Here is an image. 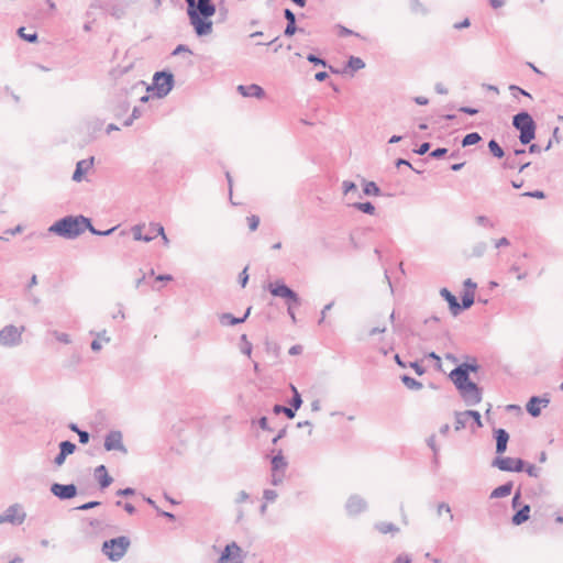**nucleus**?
Instances as JSON below:
<instances>
[{"label":"nucleus","mask_w":563,"mask_h":563,"mask_svg":"<svg viewBox=\"0 0 563 563\" xmlns=\"http://www.w3.org/2000/svg\"><path fill=\"white\" fill-rule=\"evenodd\" d=\"M514 484L512 482H507L498 487H496L492 493L489 498L497 499L503 498L511 494Z\"/></svg>","instance_id":"bb28decb"},{"label":"nucleus","mask_w":563,"mask_h":563,"mask_svg":"<svg viewBox=\"0 0 563 563\" xmlns=\"http://www.w3.org/2000/svg\"><path fill=\"white\" fill-rule=\"evenodd\" d=\"M284 481V472L272 471L271 483L274 486H278Z\"/></svg>","instance_id":"4d7b16f0"},{"label":"nucleus","mask_w":563,"mask_h":563,"mask_svg":"<svg viewBox=\"0 0 563 563\" xmlns=\"http://www.w3.org/2000/svg\"><path fill=\"white\" fill-rule=\"evenodd\" d=\"M238 91L243 97H255V98L261 99L265 96L264 89L256 84H252V85H247V86L240 85V86H238Z\"/></svg>","instance_id":"412c9836"},{"label":"nucleus","mask_w":563,"mask_h":563,"mask_svg":"<svg viewBox=\"0 0 563 563\" xmlns=\"http://www.w3.org/2000/svg\"><path fill=\"white\" fill-rule=\"evenodd\" d=\"M468 421H470V418L466 415V410L465 411H456L455 412V424H454L455 431H461L462 429L466 428Z\"/></svg>","instance_id":"c85d7f7f"},{"label":"nucleus","mask_w":563,"mask_h":563,"mask_svg":"<svg viewBox=\"0 0 563 563\" xmlns=\"http://www.w3.org/2000/svg\"><path fill=\"white\" fill-rule=\"evenodd\" d=\"M481 141H482V136L479 135V133L472 132V133L466 134L463 137L462 146L463 147L471 146V145L477 144Z\"/></svg>","instance_id":"e433bc0d"},{"label":"nucleus","mask_w":563,"mask_h":563,"mask_svg":"<svg viewBox=\"0 0 563 563\" xmlns=\"http://www.w3.org/2000/svg\"><path fill=\"white\" fill-rule=\"evenodd\" d=\"M549 402H550L549 398H541L538 396H533L529 399V401L527 404V411L529 412L530 416H532L533 418H537L541 413L540 405H542L543 407H547L549 405Z\"/></svg>","instance_id":"6ab92c4d"},{"label":"nucleus","mask_w":563,"mask_h":563,"mask_svg":"<svg viewBox=\"0 0 563 563\" xmlns=\"http://www.w3.org/2000/svg\"><path fill=\"white\" fill-rule=\"evenodd\" d=\"M459 391L467 406H475L482 401V389L474 382Z\"/></svg>","instance_id":"f8f14e48"},{"label":"nucleus","mask_w":563,"mask_h":563,"mask_svg":"<svg viewBox=\"0 0 563 563\" xmlns=\"http://www.w3.org/2000/svg\"><path fill=\"white\" fill-rule=\"evenodd\" d=\"M363 183H364V187H363L364 195L375 196V197H378L382 195L380 188L377 186V184L375 181L363 180Z\"/></svg>","instance_id":"c756f323"},{"label":"nucleus","mask_w":563,"mask_h":563,"mask_svg":"<svg viewBox=\"0 0 563 563\" xmlns=\"http://www.w3.org/2000/svg\"><path fill=\"white\" fill-rule=\"evenodd\" d=\"M522 196L530 197V198H537V199L545 198V194L542 190L526 191L522 194Z\"/></svg>","instance_id":"680f3d73"},{"label":"nucleus","mask_w":563,"mask_h":563,"mask_svg":"<svg viewBox=\"0 0 563 563\" xmlns=\"http://www.w3.org/2000/svg\"><path fill=\"white\" fill-rule=\"evenodd\" d=\"M525 461L522 459L497 456L493 460L492 466L504 472H522L525 470Z\"/></svg>","instance_id":"1a4fd4ad"},{"label":"nucleus","mask_w":563,"mask_h":563,"mask_svg":"<svg viewBox=\"0 0 563 563\" xmlns=\"http://www.w3.org/2000/svg\"><path fill=\"white\" fill-rule=\"evenodd\" d=\"M108 13L118 20L122 19L125 15V7L121 3L112 4L108 9Z\"/></svg>","instance_id":"c9c22d12"},{"label":"nucleus","mask_w":563,"mask_h":563,"mask_svg":"<svg viewBox=\"0 0 563 563\" xmlns=\"http://www.w3.org/2000/svg\"><path fill=\"white\" fill-rule=\"evenodd\" d=\"M55 338L57 341L64 343V344H69L70 343V336L67 334V333H63V332H55Z\"/></svg>","instance_id":"338daca9"},{"label":"nucleus","mask_w":563,"mask_h":563,"mask_svg":"<svg viewBox=\"0 0 563 563\" xmlns=\"http://www.w3.org/2000/svg\"><path fill=\"white\" fill-rule=\"evenodd\" d=\"M130 544V539L121 536L104 541L101 551L110 561L118 562L125 555Z\"/></svg>","instance_id":"20e7f679"},{"label":"nucleus","mask_w":563,"mask_h":563,"mask_svg":"<svg viewBox=\"0 0 563 563\" xmlns=\"http://www.w3.org/2000/svg\"><path fill=\"white\" fill-rule=\"evenodd\" d=\"M93 164V157L89 159H81L77 163L76 169L73 174V180L79 183L82 180L84 175L91 168Z\"/></svg>","instance_id":"4be33fe9"},{"label":"nucleus","mask_w":563,"mask_h":563,"mask_svg":"<svg viewBox=\"0 0 563 563\" xmlns=\"http://www.w3.org/2000/svg\"><path fill=\"white\" fill-rule=\"evenodd\" d=\"M440 295L449 303L451 313L456 317L462 311L457 298L448 288H442Z\"/></svg>","instance_id":"aec40b11"},{"label":"nucleus","mask_w":563,"mask_h":563,"mask_svg":"<svg viewBox=\"0 0 563 563\" xmlns=\"http://www.w3.org/2000/svg\"><path fill=\"white\" fill-rule=\"evenodd\" d=\"M268 290L274 297H280L286 299L288 303L294 306L300 305V298L298 294L288 287L283 280H276L275 283H271L268 285Z\"/></svg>","instance_id":"0eeeda50"},{"label":"nucleus","mask_w":563,"mask_h":563,"mask_svg":"<svg viewBox=\"0 0 563 563\" xmlns=\"http://www.w3.org/2000/svg\"><path fill=\"white\" fill-rule=\"evenodd\" d=\"M273 412L276 415L284 413L289 419H292L295 417L294 409L283 405H275L273 407Z\"/></svg>","instance_id":"79ce46f5"},{"label":"nucleus","mask_w":563,"mask_h":563,"mask_svg":"<svg viewBox=\"0 0 563 563\" xmlns=\"http://www.w3.org/2000/svg\"><path fill=\"white\" fill-rule=\"evenodd\" d=\"M410 10L416 14L426 15L429 13L428 8L420 0H410Z\"/></svg>","instance_id":"58836bf2"},{"label":"nucleus","mask_w":563,"mask_h":563,"mask_svg":"<svg viewBox=\"0 0 563 563\" xmlns=\"http://www.w3.org/2000/svg\"><path fill=\"white\" fill-rule=\"evenodd\" d=\"M217 7L212 0H196L194 10H187V15L198 37L208 36L213 31L211 18L216 14Z\"/></svg>","instance_id":"f257e3e1"},{"label":"nucleus","mask_w":563,"mask_h":563,"mask_svg":"<svg viewBox=\"0 0 563 563\" xmlns=\"http://www.w3.org/2000/svg\"><path fill=\"white\" fill-rule=\"evenodd\" d=\"M375 527L383 534H386V533H389V532L394 533V532H398L399 531V528L397 526H395L394 523H391V522H379Z\"/></svg>","instance_id":"ea45409f"},{"label":"nucleus","mask_w":563,"mask_h":563,"mask_svg":"<svg viewBox=\"0 0 563 563\" xmlns=\"http://www.w3.org/2000/svg\"><path fill=\"white\" fill-rule=\"evenodd\" d=\"M450 378L454 383L457 390L462 389L467 384L472 383V380H470L468 374L466 373V369L459 367V366H456L454 369H452V372L450 374Z\"/></svg>","instance_id":"f3484780"},{"label":"nucleus","mask_w":563,"mask_h":563,"mask_svg":"<svg viewBox=\"0 0 563 563\" xmlns=\"http://www.w3.org/2000/svg\"><path fill=\"white\" fill-rule=\"evenodd\" d=\"M443 511L449 514L450 520L452 521L454 517H453V514H452V510H451V507L449 504L440 503L438 505V509H437L438 516H441Z\"/></svg>","instance_id":"6e6d98bb"},{"label":"nucleus","mask_w":563,"mask_h":563,"mask_svg":"<svg viewBox=\"0 0 563 563\" xmlns=\"http://www.w3.org/2000/svg\"><path fill=\"white\" fill-rule=\"evenodd\" d=\"M95 476L98 479L101 489L109 487L113 482V478L108 474L104 465H99L96 467Z\"/></svg>","instance_id":"5701e85b"},{"label":"nucleus","mask_w":563,"mask_h":563,"mask_svg":"<svg viewBox=\"0 0 563 563\" xmlns=\"http://www.w3.org/2000/svg\"><path fill=\"white\" fill-rule=\"evenodd\" d=\"M51 493L60 500H67L77 495V486L75 484L54 483L51 486Z\"/></svg>","instance_id":"4468645a"},{"label":"nucleus","mask_w":563,"mask_h":563,"mask_svg":"<svg viewBox=\"0 0 563 563\" xmlns=\"http://www.w3.org/2000/svg\"><path fill=\"white\" fill-rule=\"evenodd\" d=\"M553 142L560 143L561 136H560V129L555 126L552 132V137L549 140L547 146L544 147V151H549L552 147Z\"/></svg>","instance_id":"603ef678"},{"label":"nucleus","mask_w":563,"mask_h":563,"mask_svg":"<svg viewBox=\"0 0 563 563\" xmlns=\"http://www.w3.org/2000/svg\"><path fill=\"white\" fill-rule=\"evenodd\" d=\"M272 471L284 472L288 465L283 451L278 450L277 453L271 460Z\"/></svg>","instance_id":"a878e982"},{"label":"nucleus","mask_w":563,"mask_h":563,"mask_svg":"<svg viewBox=\"0 0 563 563\" xmlns=\"http://www.w3.org/2000/svg\"><path fill=\"white\" fill-rule=\"evenodd\" d=\"M487 250V243L484 241L477 242L472 247V256L481 257Z\"/></svg>","instance_id":"c03bdc74"},{"label":"nucleus","mask_w":563,"mask_h":563,"mask_svg":"<svg viewBox=\"0 0 563 563\" xmlns=\"http://www.w3.org/2000/svg\"><path fill=\"white\" fill-rule=\"evenodd\" d=\"M134 494H135V489L132 488V487L122 488V489H119L117 492V495L118 496H122V497H129V496H132Z\"/></svg>","instance_id":"774afa93"},{"label":"nucleus","mask_w":563,"mask_h":563,"mask_svg":"<svg viewBox=\"0 0 563 563\" xmlns=\"http://www.w3.org/2000/svg\"><path fill=\"white\" fill-rule=\"evenodd\" d=\"M218 563H243L241 548L235 542L227 544Z\"/></svg>","instance_id":"ddd939ff"},{"label":"nucleus","mask_w":563,"mask_h":563,"mask_svg":"<svg viewBox=\"0 0 563 563\" xmlns=\"http://www.w3.org/2000/svg\"><path fill=\"white\" fill-rule=\"evenodd\" d=\"M290 389L292 391V397L289 401L290 408L294 409V412L296 413V410H298L302 405V398L298 389L291 384Z\"/></svg>","instance_id":"7c9ffc66"},{"label":"nucleus","mask_w":563,"mask_h":563,"mask_svg":"<svg viewBox=\"0 0 563 563\" xmlns=\"http://www.w3.org/2000/svg\"><path fill=\"white\" fill-rule=\"evenodd\" d=\"M251 309H252V308H251V307H249V308L246 309V311H245L244 316H243V317H241V318H236V317H234L233 314L228 313V312L222 313V314L220 316V322H221V324H223V325H235V324H239V323H243V322L247 319V317L250 316V313H251Z\"/></svg>","instance_id":"b1692460"},{"label":"nucleus","mask_w":563,"mask_h":563,"mask_svg":"<svg viewBox=\"0 0 563 563\" xmlns=\"http://www.w3.org/2000/svg\"><path fill=\"white\" fill-rule=\"evenodd\" d=\"M475 222L481 227L494 228L493 221L486 216H477Z\"/></svg>","instance_id":"5fc2aeb1"},{"label":"nucleus","mask_w":563,"mask_h":563,"mask_svg":"<svg viewBox=\"0 0 563 563\" xmlns=\"http://www.w3.org/2000/svg\"><path fill=\"white\" fill-rule=\"evenodd\" d=\"M141 114H142V112H141L140 108L134 107L132 114L123 122V125L124 126L132 125L133 121L139 119L141 117Z\"/></svg>","instance_id":"864d4df0"},{"label":"nucleus","mask_w":563,"mask_h":563,"mask_svg":"<svg viewBox=\"0 0 563 563\" xmlns=\"http://www.w3.org/2000/svg\"><path fill=\"white\" fill-rule=\"evenodd\" d=\"M252 343L247 340L246 334L241 335V352L247 356L252 353Z\"/></svg>","instance_id":"de8ad7c7"},{"label":"nucleus","mask_w":563,"mask_h":563,"mask_svg":"<svg viewBox=\"0 0 563 563\" xmlns=\"http://www.w3.org/2000/svg\"><path fill=\"white\" fill-rule=\"evenodd\" d=\"M307 60H308L309 63L314 64V65H320V66H322V67H328V63H327V60H325V59H323V58H321V57H318V56H317V55H314V54H309V55L307 56ZM329 69H330V71H331V73H333V74H338V73H339V70L334 69L332 66H329Z\"/></svg>","instance_id":"4c0bfd02"},{"label":"nucleus","mask_w":563,"mask_h":563,"mask_svg":"<svg viewBox=\"0 0 563 563\" xmlns=\"http://www.w3.org/2000/svg\"><path fill=\"white\" fill-rule=\"evenodd\" d=\"M143 227L137 224L132 228L133 238L135 241H144V242H151L156 236L165 234V230L162 224L159 223H151L150 224V234H143L142 233Z\"/></svg>","instance_id":"9d476101"},{"label":"nucleus","mask_w":563,"mask_h":563,"mask_svg":"<svg viewBox=\"0 0 563 563\" xmlns=\"http://www.w3.org/2000/svg\"><path fill=\"white\" fill-rule=\"evenodd\" d=\"M530 518V506L525 505L520 508L511 518V522L515 526H520L525 523Z\"/></svg>","instance_id":"cd10ccee"},{"label":"nucleus","mask_w":563,"mask_h":563,"mask_svg":"<svg viewBox=\"0 0 563 563\" xmlns=\"http://www.w3.org/2000/svg\"><path fill=\"white\" fill-rule=\"evenodd\" d=\"M504 168L506 169H516L518 168L519 172H523L527 167L530 166V162L523 163L520 158L516 156L508 155L503 164Z\"/></svg>","instance_id":"393cba45"},{"label":"nucleus","mask_w":563,"mask_h":563,"mask_svg":"<svg viewBox=\"0 0 563 563\" xmlns=\"http://www.w3.org/2000/svg\"><path fill=\"white\" fill-rule=\"evenodd\" d=\"M448 153V148L445 147H438L435 150H433L431 153H430V156L432 158H441L443 157L445 154Z\"/></svg>","instance_id":"0e129e2a"},{"label":"nucleus","mask_w":563,"mask_h":563,"mask_svg":"<svg viewBox=\"0 0 563 563\" xmlns=\"http://www.w3.org/2000/svg\"><path fill=\"white\" fill-rule=\"evenodd\" d=\"M59 451L68 456L76 451V444L70 441H62L59 443Z\"/></svg>","instance_id":"a18cd8bd"},{"label":"nucleus","mask_w":563,"mask_h":563,"mask_svg":"<svg viewBox=\"0 0 563 563\" xmlns=\"http://www.w3.org/2000/svg\"><path fill=\"white\" fill-rule=\"evenodd\" d=\"M466 415L470 419H473V423L475 424L476 428H482L483 427V423H482V418H481V413L476 410H466Z\"/></svg>","instance_id":"09e8293b"},{"label":"nucleus","mask_w":563,"mask_h":563,"mask_svg":"<svg viewBox=\"0 0 563 563\" xmlns=\"http://www.w3.org/2000/svg\"><path fill=\"white\" fill-rule=\"evenodd\" d=\"M512 125L520 132L519 141L527 145L536 137V122L527 111H521L514 115Z\"/></svg>","instance_id":"7ed1b4c3"},{"label":"nucleus","mask_w":563,"mask_h":563,"mask_svg":"<svg viewBox=\"0 0 563 563\" xmlns=\"http://www.w3.org/2000/svg\"><path fill=\"white\" fill-rule=\"evenodd\" d=\"M427 443H428V446H429V448L432 450V452H433V455H434V456H433V463H434L435 465H438V463H439V459H438L439 448H438V445L435 444V435H434V434L430 435V437L428 438V440H427Z\"/></svg>","instance_id":"49530a36"},{"label":"nucleus","mask_w":563,"mask_h":563,"mask_svg":"<svg viewBox=\"0 0 563 563\" xmlns=\"http://www.w3.org/2000/svg\"><path fill=\"white\" fill-rule=\"evenodd\" d=\"M527 472V474L531 477H538L539 474H540V468H538L536 465L533 464H529L527 467L525 466V470Z\"/></svg>","instance_id":"e2e57ef3"},{"label":"nucleus","mask_w":563,"mask_h":563,"mask_svg":"<svg viewBox=\"0 0 563 563\" xmlns=\"http://www.w3.org/2000/svg\"><path fill=\"white\" fill-rule=\"evenodd\" d=\"M494 438L496 440V453L498 455L504 454L507 450L509 433L501 428L494 429Z\"/></svg>","instance_id":"a211bd4d"},{"label":"nucleus","mask_w":563,"mask_h":563,"mask_svg":"<svg viewBox=\"0 0 563 563\" xmlns=\"http://www.w3.org/2000/svg\"><path fill=\"white\" fill-rule=\"evenodd\" d=\"M277 492L274 490V489H265L263 492V498L267 501V503H273L276 500L277 498Z\"/></svg>","instance_id":"bf43d9fd"},{"label":"nucleus","mask_w":563,"mask_h":563,"mask_svg":"<svg viewBox=\"0 0 563 563\" xmlns=\"http://www.w3.org/2000/svg\"><path fill=\"white\" fill-rule=\"evenodd\" d=\"M354 209L363 212V213H366V214H374L375 213V206L369 202V201H366V202H354L351 205Z\"/></svg>","instance_id":"72a5a7b5"},{"label":"nucleus","mask_w":563,"mask_h":563,"mask_svg":"<svg viewBox=\"0 0 563 563\" xmlns=\"http://www.w3.org/2000/svg\"><path fill=\"white\" fill-rule=\"evenodd\" d=\"M123 435L119 430H111L104 437L103 446L107 451H119L123 454L128 453V449L123 444Z\"/></svg>","instance_id":"9b49d317"},{"label":"nucleus","mask_w":563,"mask_h":563,"mask_svg":"<svg viewBox=\"0 0 563 563\" xmlns=\"http://www.w3.org/2000/svg\"><path fill=\"white\" fill-rule=\"evenodd\" d=\"M339 35H340V36H350V35H354V36H356V37H360V38L365 40V37H363L360 33H356V32H354V31H352V30H350V29H347V27H345V26H342V25H340V26H339Z\"/></svg>","instance_id":"13d9d810"},{"label":"nucleus","mask_w":563,"mask_h":563,"mask_svg":"<svg viewBox=\"0 0 563 563\" xmlns=\"http://www.w3.org/2000/svg\"><path fill=\"white\" fill-rule=\"evenodd\" d=\"M247 224L251 231H255L258 228L260 224V218L255 214H252L246 218Z\"/></svg>","instance_id":"052dcab7"},{"label":"nucleus","mask_w":563,"mask_h":563,"mask_svg":"<svg viewBox=\"0 0 563 563\" xmlns=\"http://www.w3.org/2000/svg\"><path fill=\"white\" fill-rule=\"evenodd\" d=\"M342 189H343V194L345 196H349L350 194H354V192H357V187L355 185V183L351 181V180H344L342 183Z\"/></svg>","instance_id":"8fccbe9b"},{"label":"nucleus","mask_w":563,"mask_h":563,"mask_svg":"<svg viewBox=\"0 0 563 563\" xmlns=\"http://www.w3.org/2000/svg\"><path fill=\"white\" fill-rule=\"evenodd\" d=\"M268 290L274 297H280L286 299L288 303L294 306L300 305V298L298 294L288 287L283 280H276L275 283H271L268 285Z\"/></svg>","instance_id":"423d86ee"},{"label":"nucleus","mask_w":563,"mask_h":563,"mask_svg":"<svg viewBox=\"0 0 563 563\" xmlns=\"http://www.w3.org/2000/svg\"><path fill=\"white\" fill-rule=\"evenodd\" d=\"M24 519L25 514L20 511V506L15 504L8 507L0 516V523L22 525Z\"/></svg>","instance_id":"2eb2a0df"},{"label":"nucleus","mask_w":563,"mask_h":563,"mask_svg":"<svg viewBox=\"0 0 563 563\" xmlns=\"http://www.w3.org/2000/svg\"><path fill=\"white\" fill-rule=\"evenodd\" d=\"M87 227H90V219L84 216H66L53 223L48 228V233L73 240L82 234Z\"/></svg>","instance_id":"f03ea898"},{"label":"nucleus","mask_w":563,"mask_h":563,"mask_svg":"<svg viewBox=\"0 0 563 563\" xmlns=\"http://www.w3.org/2000/svg\"><path fill=\"white\" fill-rule=\"evenodd\" d=\"M296 31H297L296 22H288L285 27L284 34L286 36H292L296 33Z\"/></svg>","instance_id":"69168bd1"},{"label":"nucleus","mask_w":563,"mask_h":563,"mask_svg":"<svg viewBox=\"0 0 563 563\" xmlns=\"http://www.w3.org/2000/svg\"><path fill=\"white\" fill-rule=\"evenodd\" d=\"M401 382L404 383V385L408 388V389H411V390H419L422 388V383H420L419 380L412 378L411 376L409 375H402L400 377Z\"/></svg>","instance_id":"2f4dec72"},{"label":"nucleus","mask_w":563,"mask_h":563,"mask_svg":"<svg viewBox=\"0 0 563 563\" xmlns=\"http://www.w3.org/2000/svg\"><path fill=\"white\" fill-rule=\"evenodd\" d=\"M175 79L170 71H156L153 76L152 88L157 98L166 97L174 88Z\"/></svg>","instance_id":"39448f33"},{"label":"nucleus","mask_w":563,"mask_h":563,"mask_svg":"<svg viewBox=\"0 0 563 563\" xmlns=\"http://www.w3.org/2000/svg\"><path fill=\"white\" fill-rule=\"evenodd\" d=\"M473 303H474V291L465 290V292L462 296V303H460L462 307V310L471 308L473 306Z\"/></svg>","instance_id":"37998d69"},{"label":"nucleus","mask_w":563,"mask_h":563,"mask_svg":"<svg viewBox=\"0 0 563 563\" xmlns=\"http://www.w3.org/2000/svg\"><path fill=\"white\" fill-rule=\"evenodd\" d=\"M347 67L356 71L365 67V63L361 57L351 56L347 60Z\"/></svg>","instance_id":"a19ab883"},{"label":"nucleus","mask_w":563,"mask_h":563,"mask_svg":"<svg viewBox=\"0 0 563 563\" xmlns=\"http://www.w3.org/2000/svg\"><path fill=\"white\" fill-rule=\"evenodd\" d=\"M115 229H117V227H113L111 229L100 231V230H97L91 223H90V227H87V230H89V232L91 234L100 235V236H108V235L112 234V232L115 231Z\"/></svg>","instance_id":"3c124183"},{"label":"nucleus","mask_w":563,"mask_h":563,"mask_svg":"<svg viewBox=\"0 0 563 563\" xmlns=\"http://www.w3.org/2000/svg\"><path fill=\"white\" fill-rule=\"evenodd\" d=\"M366 508V500L358 495L350 496L345 504V510L350 516H356L363 512Z\"/></svg>","instance_id":"dca6fc26"},{"label":"nucleus","mask_w":563,"mask_h":563,"mask_svg":"<svg viewBox=\"0 0 563 563\" xmlns=\"http://www.w3.org/2000/svg\"><path fill=\"white\" fill-rule=\"evenodd\" d=\"M23 331L24 327L5 325L0 330V345L9 347L19 345L22 342Z\"/></svg>","instance_id":"6e6552de"},{"label":"nucleus","mask_w":563,"mask_h":563,"mask_svg":"<svg viewBox=\"0 0 563 563\" xmlns=\"http://www.w3.org/2000/svg\"><path fill=\"white\" fill-rule=\"evenodd\" d=\"M18 35L29 43H36L38 35L35 31L26 32V27L21 26L18 29Z\"/></svg>","instance_id":"473e14b6"},{"label":"nucleus","mask_w":563,"mask_h":563,"mask_svg":"<svg viewBox=\"0 0 563 563\" xmlns=\"http://www.w3.org/2000/svg\"><path fill=\"white\" fill-rule=\"evenodd\" d=\"M488 150L492 153V155L496 158H503L505 156V151L496 140H490L488 142Z\"/></svg>","instance_id":"f704fd0d"}]
</instances>
